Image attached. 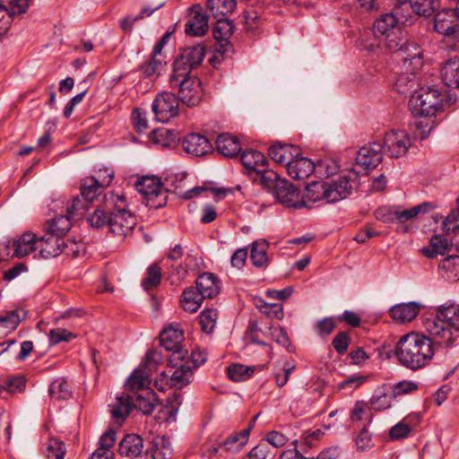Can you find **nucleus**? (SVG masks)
<instances>
[{
    "instance_id": "nucleus-38",
    "label": "nucleus",
    "mask_w": 459,
    "mask_h": 459,
    "mask_svg": "<svg viewBox=\"0 0 459 459\" xmlns=\"http://www.w3.org/2000/svg\"><path fill=\"white\" fill-rule=\"evenodd\" d=\"M441 78L448 87L459 89V58H450L441 69Z\"/></svg>"
},
{
    "instance_id": "nucleus-22",
    "label": "nucleus",
    "mask_w": 459,
    "mask_h": 459,
    "mask_svg": "<svg viewBox=\"0 0 459 459\" xmlns=\"http://www.w3.org/2000/svg\"><path fill=\"white\" fill-rule=\"evenodd\" d=\"M183 149L196 157H201L210 153L212 151V145L210 141L200 134H188L182 142Z\"/></svg>"
},
{
    "instance_id": "nucleus-36",
    "label": "nucleus",
    "mask_w": 459,
    "mask_h": 459,
    "mask_svg": "<svg viewBox=\"0 0 459 459\" xmlns=\"http://www.w3.org/2000/svg\"><path fill=\"white\" fill-rule=\"evenodd\" d=\"M69 215H61L48 221L46 225L48 235L65 238L64 237L72 228V221Z\"/></svg>"
},
{
    "instance_id": "nucleus-25",
    "label": "nucleus",
    "mask_w": 459,
    "mask_h": 459,
    "mask_svg": "<svg viewBox=\"0 0 459 459\" xmlns=\"http://www.w3.org/2000/svg\"><path fill=\"white\" fill-rule=\"evenodd\" d=\"M65 245V238L48 235L46 233L38 239V249L43 258L56 257L62 253L63 246Z\"/></svg>"
},
{
    "instance_id": "nucleus-55",
    "label": "nucleus",
    "mask_w": 459,
    "mask_h": 459,
    "mask_svg": "<svg viewBox=\"0 0 459 459\" xmlns=\"http://www.w3.org/2000/svg\"><path fill=\"white\" fill-rule=\"evenodd\" d=\"M30 4V0H0V6L8 10L13 15L25 13Z\"/></svg>"
},
{
    "instance_id": "nucleus-37",
    "label": "nucleus",
    "mask_w": 459,
    "mask_h": 459,
    "mask_svg": "<svg viewBox=\"0 0 459 459\" xmlns=\"http://www.w3.org/2000/svg\"><path fill=\"white\" fill-rule=\"evenodd\" d=\"M269 244L266 240H256L252 244L250 250V259L254 266L257 268H265L269 264L267 249Z\"/></svg>"
},
{
    "instance_id": "nucleus-46",
    "label": "nucleus",
    "mask_w": 459,
    "mask_h": 459,
    "mask_svg": "<svg viewBox=\"0 0 459 459\" xmlns=\"http://www.w3.org/2000/svg\"><path fill=\"white\" fill-rule=\"evenodd\" d=\"M254 180L259 182L265 187L274 190L277 188L278 182L283 181V179L279 178L276 172L272 169H267L266 166L263 167L255 173Z\"/></svg>"
},
{
    "instance_id": "nucleus-3",
    "label": "nucleus",
    "mask_w": 459,
    "mask_h": 459,
    "mask_svg": "<svg viewBox=\"0 0 459 459\" xmlns=\"http://www.w3.org/2000/svg\"><path fill=\"white\" fill-rule=\"evenodd\" d=\"M455 100L450 91L437 88H421L409 100V107L414 117H432L449 108Z\"/></svg>"
},
{
    "instance_id": "nucleus-7",
    "label": "nucleus",
    "mask_w": 459,
    "mask_h": 459,
    "mask_svg": "<svg viewBox=\"0 0 459 459\" xmlns=\"http://www.w3.org/2000/svg\"><path fill=\"white\" fill-rule=\"evenodd\" d=\"M204 56L205 48L201 44L186 47L174 61L171 75L190 76L191 71L202 64Z\"/></svg>"
},
{
    "instance_id": "nucleus-34",
    "label": "nucleus",
    "mask_w": 459,
    "mask_h": 459,
    "mask_svg": "<svg viewBox=\"0 0 459 459\" xmlns=\"http://www.w3.org/2000/svg\"><path fill=\"white\" fill-rule=\"evenodd\" d=\"M327 195L328 190L325 181H313L307 186L301 200H305L306 204L321 201H325L327 204Z\"/></svg>"
},
{
    "instance_id": "nucleus-59",
    "label": "nucleus",
    "mask_w": 459,
    "mask_h": 459,
    "mask_svg": "<svg viewBox=\"0 0 459 459\" xmlns=\"http://www.w3.org/2000/svg\"><path fill=\"white\" fill-rule=\"evenodd\" d=\"M84 198H81L79 195H75L71 204L67 205L66 212L71 218L80 217L84 214L83 210L88 209V204Z\"/></svg>"
},
{
    "instance_id": "nucleus-23",
    "label": "nucleus",
    "mask_w": 459,
    "mask_h": 459,
    "mask_svg": "<svg viewBox=\"0 0 459 459\" xmlns=\"http://www.w3.org/2000/svg\"><path fill=\"white\" fill-rule=\"evenodd\" d=\"M183 333L174 326L164 329L160 334V344L169 351H173L175 359H183L184 354L180 346Z\"/></svg>"
},
{
    "instance_id": "nucleus-63",
    "label": "nucleus",
    "mask_w": 459,
    "mask_h": 459,
    "mask_svg": "<svg viewBox=\"0 0 459 459\" xmlns=\"http://www.w3.org/2000/svg\"><path fill=\"white\" fill-rule=\"evenodd\" d=\"M351 338L348 332H339L332 341V345L340 355L347 352Z\"/></svg>"
},
{
    "instance_id": "nucleus-20",
    "label": "nucleus",
    "mask_w": 459,
    "mask_h": 459,
    "mask_svg": "<svg viewBox=\"0 0 459 459\" xmlns=\"http://www.w3.org/2000/svg\"><path fill=\"white\" fill-rule=\"evenodd\" d=\"M193 17L186 23L185 31L189 36L200 37L206 33L208 30V14L203 13V7L200 4H194L190 8Z\"/></svg>"
},
{
    "instance_id": "nucleus-52",
    "label": "nucleus",
    "mask_w": 459,
    "mask_h": 459,
    "mask_svg": "<svg viewBox=\"0 0 459 459\" xmlns=\"http://www.w3.org/2000/svg\"><path fill=\"white\" fill-rule=\"evenodd\" d=\"M45 454L48 459H63L65 454L64 442L56 437H50Z\"/></svg>"
},
{
    "instance_id": "nucleus-21",
    "label": "nucleus",
    "mask_w": 459,
    "mask_h": 459,
    "mask_svg": "<svg viewBox=\"0 0 459 459\" xmlns=\"http://www.w3.org/2000/svg\"><path fill=\"white\" fill-rule=\"evenodd\" d=\"M4 247L6 250L12 248L13 255L21 258L38 249V238L35 234L26 232L18 239L8 240Z\"/></svg>"
},
{
    "instance_id": "nucleus-47",
    "label": "nucleus",
    "mask_w": 459,
    "mask_h": 459,
    "mask_svg": "<svg viewBox=\"0 0 459 459\" xmlns=\"http://www.w3.org/2000/svg\"><path fill=\"white\" fill-rule=\"evenodd\" d=\"M112 209L96 208L88 217V221L92 228L102 229L108 227L110 230V212Z\"/></svg>"
},
{
    "instance_id": "nucleus-19",
    "label": "nucleus",
    "mask_w": 459,
    "mask_h": 459,
    "mask_svg": "<svg viewBox=\"0 0 459 459\" xmlns=\"http://www.w3.org/2000/svg\"><path fill=\"white\" fill-rule=\"evenodd\" d=\"M216 23L213 27V37L218 42L215 50L221 54V57L230 48L229 39L234 32V25L231 21L227 18H215Z\"/></svg>"
},
{
    "instance_id": "nucleus-12",
    "label": "nucleus",
    "mask_w": 459,
    "mask_h": 459,
    "mask_svg": "<svg viewBox=\"0 0 459 459\" xmlns=\"http://www.w3.org/2000/svg\"><path fill=\"white\" fill-rule=\"evenodd\" d=\"M357 177L352 174L339 175L325 181L328 190L327 204H333L350 196L356 185Z\"/></svg>"
},
{
    "instance_id": "nucleus-26",
    "label": "nucleus",
    "mask_w": 459,
    "mask_h": 459,
    "mask_svg": "<svg viewBox=\"0 0 459 459\" xmlns=\"http://www.w3.org/2000/svg\"><path fill=\"white\" fill-rule=\"evenodd\" d=\"M420 309V305L417 302L402 303L392 307L389 315L394 321L404 324L416 318Z\"/></svg>"
},
{
    "instance_id": "nucleus-29",
    "label": "nucleus",
    "mask_w": 459,
    "mask_h": 459,
    "mask_svg": "<svg viewBox=\"0 0 459 459\" xmlns=\"http://www.w3.org/2000/svg\"><path fill=\"white\" fill-rule=\"evenodd\" d=\"M146 451L152 459H170L173 455L171 442L165 436L154 437Z\"/></svg>"
},
{
    "instance_id": "nucleus-4",
    "label": "nucleus",
    "mask_w": 459,
    "mask_h": 459,
    "mask_svg": "<svg viewBox=\"0 0 459 459\" xmlns=\"http://www.w3.org/2000/svg\"><path fill=\"white\" fill-rule=\"evenodd\" d=\"M169 85L172 89H178V99L187 107L197 106L203 99L201 82L195 76L170 75Z\"/></svg>"
},
{
    "instance_id": "nucleus-17",
    "label": "nucleus",
    "mask_w": 459,
    "mask_h": 459,
    "mask_svg": "<svg viewBox=\"0 0 459 459\" xmlns=\"http://www.w3.org/2000/svg\"><path fill=\"white\" fill-rule=\"evenodd\" d=\"M443 4V0H403L396 5V12L398 14H403L404 10L411 9L414 14L429 17Z\"/></svg>"
},
{
    "instance_id": "nucleus-27",
    "label": "nucleus",
    "mask_w": 459,
    "mask_h": 459,
    "mask_svg": "<svg viewBox=\"0 0 459 459\" xmlns=\"http://www.w3.org/2000/svg\"><path fill=\"white\" fill-rule=\"evenodd\" d=\"M195 288L205 299H212L220 292L219 280L212 273H204L196 279Z\"/></svg>"
},
{
    "instance_id": "nucleus-48",
    "label": "nucleus",
    "mask_w": 459,
    "mask_h": 459,
    "mask_svg": "<svg viewBox=\"0 0 459 459\" xmlns=\"http://www.w3.org/2000/svg\"><path fill=\"white\" fill-rule=\"evenodd\" d=\"M152 139L157 144H160L164 147H171L176 143L178 136L173 130L159 128L152 131Z\"/></svg>"
},
{
    "instance_id": "nucleus-54",
    "label": "nucleus",
    "mask_w": 459,
    "mask_h": 459,
    "mask_svg": "<svg viewBox=\"0 0 459 459\" xmlns=\"http://www.w3.org/2000/svg\"><path fill=\"white\" fill-rule=\"evenodd\" d=\"M394 396H393L392 392L385 393L382 391H377L370 399L371 406L376 411H384L391 407L392 401Z\"/></svg>"
},
{
    "instance_id": "nucleus-60",
    "label": "nucleus",
    "mask_w": 459,
    "mask_h": 459,
    "mask_svg": "<svg viewBox=\"0 0 459 459\" xmlns=\"http://www.w3.org/2000/svg\"><path fill=\"white\" fill-rule=\"evenodd\" d=\"M186 266L178 264H171L168 272L170 284L178 285L187 275Z\"/></svg>"
},
{
    "instance_id": "nucleus-33",
    "label": "nucleus",
    "mask_w": 459,
    "mask_h": 459,
    "mask_svg": "<svg viewBox=\"0 0 459 459\" xmlns=\"http://www.w3.org/2000/svg\"><path fill=\"white\" fill-rule=\"evenodd\" d=\"M240 160L247 171L250 174L252 172L256 173L263 167L266 166L268 162L264 153L255 150L243 152Z\"/></svg>"
},
{
    "instance_id": "nucleus-32",
    "label": "nucleus",
    "mask_w": 459,
    "mask_h": 459,
    "mask_svg": "<svg viewBox=\"0 0 459 459\" xmlns=\"http://www.w3.org/2000/svg\"><path fill=\"white\" fill-rule=\"evenodd\" d=\"M380 47L386 52L394 53L395 55L404 47L409 40L407 35L399 28L398 30L385 35L380 39Z\"/></svg>"
},
{
    "instance_id": "nucleus-1",
    "label": "nucleus",
    "mask_w": 459,
    "mask_h": 459,
    "mask_svg": "<svg viewBox=\"0 0 459 459\" xmlns=\"http://www.w3.org/2000/svg\"><path fill=\"white\" fill-rule=\"evenodd\" d=\"M434 339L425 334L410 333L403 335L395 347L399 363L411 370L427 366L432 359L435 351Z\"/></svg>"
},
{
    "instance_id": "nucleus-31",
    "label": "nucleus",
    "mask_w": 459,
    "mask_h": 459,
    "mask_svg": "<svg viewBox=\"0 0 459 459\" xmlns=\"http://www.w3.org/2000/svg\"><path fill=\"white\" fill-rule=\"evenodd\" d=\"M217 151L225 157L234 158L241 151L238 139L230 134H221L216 140Z\"/></svg>"
},
{
    "instance_id": "nucleus-6",
    "label": "nucleus",
    "mask_w": 459,
    "mask_h": 459,
    "mask_svg": "<svg viewBox=\"0 0 459 459\" xmlns=\"http://www.w3.org/2000/svg\"><path fill=\"white\" fill-rule=\"evenodd\" d=\"M434 209L432 203L425 202L410 209L400 211L398 207L380 206L375 212V218L383 223H404L419 214H426Z\"/></svg>"
},
{
    "instance_id": "nucleus-40",
    "label": "nucleus",
    "mask_w": 459,
    "mask_h": 459,
    "mask_svg": "<svg viewBox=\"0 0 459 459\" xmlns=\"http://www.w3.org/2000/svg\"><path fill=\"white\" fill-rule=\"evenodd\" d=\"M291 150L298 151L292 144L275 143L269 148L268 154L275 162L284 163L287 166V163L293 159Z\"/></svg>"
},
{
    "instance_id": "nucleus-45",
    "label": "nucleus",
    "mask_w": 459,
    "mask_h": 459,
    "mask_svg": "<svg viewBox=\"0 0 459 459\" xmlns=\"http://www.w3.org/2000/svg\"><path fill=\"white\" fill-rule=\"evenodd\" d=\"M193 371L187 365H180L170 376V385L178 388L188 385L192 381Z\"/></svg>"
},
{
    "instance_id": "nucleus-62",
    "label": "nucleus",
    "mask_w": 459,
    "mask_h": 459,
    "mask_svg": "<svg viewBox=\"0 0 459 459\" xmlns=\"http://www.w3.org/2000/svg\"><path fill=\"white\" fill-rule=\"evenodd\" d=\"M335 327L336 322L333 317H325L316 323L314 329L319 336L325 337L330 335Z\"/></svg>"
},
{
    "instance_id": "nucleus-30",
    "label": "nucleus",
    "mask_w": 459,
    "mask_h": 459,
    "mask_svg": "<svg viewBox=\"0 0 459 459\" xmlns=\"http://www.w3.org/2000/svg\"><path fill=\"white\" fill-rule=\"evenodd\" d=\"M134 408V397L129 394H122L117 397L116 402L110 405V413L114 420L121 424Z\"/></svg>"
},
{
    "instance_id": "nucleus-57",
    "label": "nucleus",
    "mask_w": 459,
    "mask_h": 459,
    "mask_svg": "<svg viewBox=\"0 0 459 459\" xmlns=\"http://www.w3.org/2000/svg\"><path fill=\"white\" fill-rule=\"evenodd\" d=\"M439 267L450 273L447 275L448 278L459 279V255H449L444 258Z\"/></svg>"
},
{
    "instance_id": "nucleus-56",
    "label": "nucleus",
    "mask_w": 459,
    "mask_h": 459,
    "mask_svg": "<svg viewBox=\"0 0 459 459\" xmlns=\"http://www.w3.org/2000/svg\"><path fill=\"white\" fill-rule=\"evenodd\" d=\"M158 56L152 54V56L141 66L142 73L146 77H152L154 74H159L163 68L165 62L157 58Z\"/></svg>"
},
{
    "instance_id": "nucleus-61",
    "label": "nucleus",
    "mask_w": 459,
    "mask_h": 459,
    "mask_svg": "<svg viewBox=\"0 0 459 459\" xmlns=\"http://www.w3.org/2000/svg\"><path fill=\"white\" fill-rule=\"evenodd\" d=\"M7 395L22 393L26 386V379L22 376L9 377L4 381Z\"/></svg>"
},
{
    "instance_id": "nucleus-58",
    "label": "nucleus",
    "mask_w": 459,
    "mask_h": 459,
    "mask_svg": "<svg viewBox=\"0 0 459 459\" xmlns=\"http://www.w3.org/2000/svg\"><path fill=\"white\" fill-rule=\"evenodd\" d=\"M367 378L368 377L366 376L360 374H353L338 383L337 386L339 389L352 392L353 390L362 385L367 381Z\"/></svg>"
},
{
    "instance_id": "nucleus-41",
    "label": "nucleus",
    "mask_w": 459,
    "mask_h": 459,
    "mask_svg": "<svg viewBox=\"0 0 459 459\" xmlns=\"http://www.w3.org/2000/svg\"><path fill=\"white\" fill-rule=\"evenodd\" d=\"M204 299L195 287H190L184 290L181 305L185 311L195 313L201 307Z\"/></svg>"
},
{
    "instance_id": "nucleus-9",
    "label": "nucleus",
    "mask_w": 459,
    "mask_h": 459,
    "mask_svg": "<svg viewBox=\"0 0 459 459\" xmlns=\"http://www.w3.org/2000/svg\"><path fill=\"white\" fill-rule=\"evenodd\" d=\"M330 166L326 161H319L315 164L311 160L305 157H296L287 163V172L293 179L302 180L307 178L313 172L319 174L320 177H330L333 169H329Z\"/></svg>"
},
{
    "instance_id": "nucleus-43",
    "label": "nucleus",
    "mask_w": 459,
    "mask_h": 459,
    "mask_svg": "<svg viewBox=\"0 0 459 459\" xmlns=\"http://www.w3.org/2000/svg\"><path fill=\"white\" fill-rule=\"evenodd\" d=\"M80 192L85 201L91 203L102 194L103 188L95 178L86 177L81 180Z\"/></svg>"
},
{
    "instance_id": "nucleus-2",
    "label": "nucleus",
    "mask_w": 459,
    "mask_h": 459,
    "mask_svg": "<svg viewBox=\"0 0 459 459\" xmlns=\"http://www.w3.org/2000/svg\"><path fill=\"white\" fill-rule=\"evenodd\" d=\"M424 328L437 344L452 346L459 336V305L437 307L436 316L425 321Z\"/></svg>"
},
{
    "instance_id": "nucleus-53",
    "label": "nucleus",
    "mask_w": 459,
    "mask_h": 459,
    "mask_svg": "<svg viewBox=\"0 0 459 459\" xmlns=\"http://www.w3.org/2000/svg\"><path fill=\"white\" fill-rule=\"evenodd\" d=\"M254 373L253 367L234 364L228 368V377L234 382H241L250 377Z\"/></svg>"
},
{
    "instance_id": "nucleus-64",
    "label": "nucleus",
    "mask_w": 459,
    "mask_h": 459,
    "mask_svg": "<svg viewBox=\"0 0 459 459\" xmlns=\"http://www.w3.org/2000/svg\"><path fill=\"white\" fill-rule=\"evenodd\" d=\"M443 230L446 233H455L459 231V210H453L443 221Z\"/></svg>"
},
{
    "instance_id": "nucleus-39",
    "label": "nucleus",
    "mask_w": 459,
    "mask_h": 459,
    "mask_svg": "<svg viewBox=\"0 0 459 459\" xmlns=\"http://www.w3.org/2000/svg\"><path fill=\"white\" fill-rule=\"evenodd\" d=\"M236 0H207V11L213 18H226L236 8Z\"/></svg>"
},
{
    "instance_id": "nucleus-24",
    "label": "nucleus",
    "mask_w": 459,
    "mask_h": 459,
    "mask_svg": "<svg viewBox=\"0 0 459 459\" xmlns=\"http://www.w3.org/2000/svg\"><path fill=\"white\" fill-rule=\"evenodd\" d=\"M144 442L141 436L136 434H127L119 442L118 454L121 456L134 459L143 454Z\"/></svg>"
},
{
    "instance_id": "nucleus-51",
    "label": "nucleus",
    "mask_w": 459,
    "mask_h": 459,
    "mask_svg": "<svg viewBox=\"0 0 459 459\" xmlns=\"http://www.w3.org/2000/svg\"><path fill=\"white\" fill-rule=\"evenodd\" d=\"M49 394L57 400L68 399L71 395L70 386L64 379L53 381L48 389Z\"/></svg>"
},
{
    "instance_id": "nucleus-15",
    "label": "nucleus",
    "mask_w": 459,
    "mask_h": 459,
    "mask_svg": "<svg viewBox=\"0 0 459 459\" xmlns=\"http://www.w3.org/2000/svg\"><path fill=\"white\" fill-rule=\"evenodd\" d=\"M407 14H398L396 6L391 13H385L375 20L373 31L376 37L383 38L385 35L398 30L399 24H405L408 22Z\"/></svg>"
},
{
    "instance_id": "nucleus-18",
    "label": "nucleus",
    "mask_w": 459,
    "mask_h": 459,
    "mask_svg": "<svg viewBox=\"0 0 459 459\" xmlns=\"http://www.w3.org/2000/svg\"><path fill=\"white\" fill-rule=\"evenodd\" d=\"M383 154L381 143H370L359 150L356 162L366 169H372L382 161Z\"/></svg>"
},
{
    "instance_id": "nucleus-10",
    "label": "nucleus",
    "mask_w": 459,
    "mask_h": 459,
    "mask_svg": "<svg viewBox=\"0 0 459 459\" xmlns=\"http://www.w3.org/2000/svg\"><path fill=\"white\" fill-rule=\"evenodd\" d=\"M158 356V352L154 351L146 353L145 362L140 368L134 369L127 378L125 385V388L127 392L138 394L143 393L145 389H151L149 387L151 381L150 369L148 368L152 362H156V357Z\"/></svg>"
},
{
    "instance_id": "nucleus-50",
    "label": "nucleus",
    "mask_w": 459,
    "mask_h": 459,
    "mask_svg": "<svg viewBox=\"0 0 459 459\" xmlns=\"http://www.w3.org/2000/svg\"><path fill=\"white\" fill-rule=\"evenodd\" d=\"M199 318L202 330L206 333H211L216 326L218 312L214 308H206L201 312Z\"/></svg>"
},
{
    "instance_id": "nucleus-35",
    "label": "nucleus",
    "mask_w": 459,
    "mask_h": 459,
    "mask_svg": "<svg viewBox=\"0 0 459 459\" xmlns=\"http://www.w3.org/2000/svg\"><path fill=\"white\" fill-rule=\"evenodd\" d=\"M157 404L156 394L152 389H145L134 398V408L143 414L152 413Z\"/></svg>"
},
{
    "instance_id": "nucleus-11",
    "label": "nucleus",
    "mask_w": 459,
    "mask_h": 459,
    "mask_svg": "<svg viewBox=\"0 0 459 459\" xmlns=\"http://www.w3.org/2000/svg\"><path fill=\"white\" fill-rule=\"evenodd\" d=\"M179 101L178 97L169 91L159 93L152 104V110L155 119L167 123L178 114Z\"/></svg>"
},
{
    "instance_id": "nucleus-16",
    "label": "nucleus",
    "mask_w": 459,
    "mask_h": 459,
    "mask_svg": "<svg viewBox=\"0 0 459 459\" xmlns=\"http://www.w3.org/2000/svg\"><path fill=\"white\" fill-rule=\"evenodd\" d=\"M274 195L279 203L286 208L298 210L307 207L305 200L299 199L298 189L286 180L278 182Z\"/></svg>"
},
{
    "instance_id": "nucleus-14",
    "label": "nucleus",
    "mask_w": 459,
    "mask_h": 459,
    "mask_svg": "<svg viewBox=\"0 0 459 459\" xmlns=\"http://www.w3.org/2000/svg\"><path fill=\"white\" fill-rule=\"evenodd\" d=\"M135 188L145 199L146 205L160 208L164 204V199L157 202L162 195L161 182L156 177H143L135 183Z\"/></svg>"
},
{
    "instance_id": "nucleus-44",
    "label": "nucleus",
    "mask_w": 459,
    "mask_h": 459,
    "mask_svg": "<svg viewBox=\"0 0 459 459\" xmlns=\"http://www.w3.org/2000/svg\"><path fill=\"white\" fill-rule=\"evenodd\" d=\"M164 5V3H160L155 6L147 5L144 6L139 14L135 16H126L121 21V28L125 32L132 30L133 25L135 22L151 16L155 11L160 9Z\"/></svg>"
},
{
    "instance_id": "nucleus-8",
    "label": "nucleus",
    "mask_w": 459,
    "mask_h": 459,
    "mask_svg": "<svg viewBox=\"0 0 459 459\" xmlns=\"http://www.w3.org/2000/svg\"><path fill=\"white\" fill-rule=\"evenodd\" d=\"M117 199L115 207L110 212V231L117 237L125 238L136 226V218L126 209L123 195L117 196Z\"/></svg>"
},
{
    "instance_id": "nucleus-49",
    "label": "nucleus",
    "mask_w": 459,
    "mask_h": 459,
    "mask_svg": "<svg viewBox=\"0 0 459 459\" xmlns=\"http://www.w3.org/2000/svg\"><path fill=\"white\" fill-rule=\"evenodd\" d=\"M161 277V268L159 264H152L147 268L146 276L142 281V287L144 290H151L160 283Z\"/></svg>"
},
{
    "instance_id": "nucleus-5",
    "label": "nucleus",
    "mask_w": 459,
    "mask_h": 459,
    "mask_svg": "<svg viewBox=\"0 0 459 459\" xmlns=\"http://www.w3.org/2000/svg\"><path fill=\"white\" fill-rule=\"evenodd\" d=\"M396 57L402 63V71L407 76L404 78L401 75L396 82L398 91H401L399 86L403 81L411 82V76L414 74L422 67L423 57L421 48L414 41L408 40L403 48L398 52Z\"/></svg>"
},
{
    "instance_id": "nucleus-13",
    "label": "nucleus",
    "mask_w": 459,
    "mask_h": 459,
    "mask_svg": "<svg viewBox=\"0 0 459 459\" xmlns=\"http://www.w3.org/2000/svg\"><path fill=\"white\" fill-rule=\"evenodd\" d=\"M411 145L408 134L403 130H391L385 134L382 150L390 158L405 155Z\"/></svg>"
},
{
    "instance_id": "nucleus-28",
    "label": "nucleus",
    "mask_w": 459,
    "mask_h": 459,
    "mask_svg": "<svg viewBox=\"0 0 459 459\" xmlns=\"http://www.w3.org/2000/svg\"><path fill=\"white\" fill-rule=\"evenodd\" d=\"M251 428L250 424L248 428L240 432L230 435L218 447H214L213 452L215 454L220 450L231 453L238 452L247 444Z\"/></svg>"
},
{
    "instance_id": "nucleus-42",
    "label": "nucleus",
    "mask_w": 459,
    "mask_h": 459,
    "mask_svg": "<svg viewBox=\"0 0 459 459\" xmlns=\"http://www.w3.org/2000/svg\"><path fill=\"white\" fill-rule=\"evenodd\" d=\"M27 313L22 308L5 311L0 316V328L12 332L25 319Z\"/></svg>"
}]
</instances>
